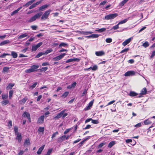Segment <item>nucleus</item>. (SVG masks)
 <instances>
[{
	"mask_svg": "<svg viewBox=\"0 0 155 155\" xmlns=\"http://www.w3.org/2000/svg\"><path fill=\"white\" fill-rule=\"evenodd\" d=\"M30 144V140L29 139H26L25 141L24 145L25 146H28Z\"/></svg>",
	"mask_w": 155,
	"mask_h": 155,
	"instance_id": "27",
	"label": "nucleus"
},
{
	"mask_svg": "<svg viewBox=\"0 0 155 155\" xmlns=\"http://www.w3.org/2000/svg\"><path fill=\"white\" fill-rule=\"evenodd\" d=\"M14 132L15 134L20 133L18 132V127L17 126H15L14 127Z\"/></svg>",
	"mask_w": 155,
	"mask_h": 155,
	"instance_id": "35",
	"label": "nucleus"
},
{
	"mask_svg": "<svg viewBox=\"0 0 155 155\" xmlns=\"http://www.w3.org/2000/svg\"><path fill=\"white\" fill-rule=\"evenodd\" d=\"M53 149L52 148L49 149L46 154L45 155H50L51 154V153Z\"/></svg>",
	"mask_w": 155,
	"mask_h": 155,
	"instance_id": "39",
	"label": "nucleus"
},
{
	"mask_svg": "<svg viewBox=\"0 0 155 155\" xmlns=\"http://www.w3.org/2000/svg\"><path fill=\"white\" fill-rule=\"evenodd\" d=\"M155 119V116H153L152 117L148 119L147 120H145L144 121V124L145 125H148L152 124H154L155 123L153 120H152V118Z\"/></svg>",
	"mask_w": 155,
	"mask_h": 155,
	"instance_id": "4",
	"label": "nucleus"
},
{
	"mask_svg": "<svg viewBox=\"0 0 155 155\" xmlns=\"http://www.w3.org/2000/svg\"><path fill=\"white\" fill-rule=\"evenodd\" d=\"M128 0H124L120 4V6H123L124 4L128 1Z\"/></svg>",
	"mask_w": 155,
	"mask_h": 155,
	"instance_id": "37",
	"label": "nucleus"
},
{
	"mask_svg": "<svg viewBox=\"0 0 155 155\" xmlns=\"http://www.w3.org/2000/svg\"><path fill=\"white\" fill-rule=\"evenodd\" d=\"M9 102V101L8 100H5L4 101L1 102L2 105V106H5L8 104Z\"/></svg>",
	"mask_w": 155,
	"mask_h": 155,
	"instance_id": "26",
	"label": "nucleus"
},
{
	"mask_svg": "<svg viewBox=\"0 0 155 155\" xmlns=\"http://www.w3.org/2000/svg\"><path fill=\"white\" fill-rule=\"evenodd\" d=\"M22 116L24 117H26L28 120L29 122H31L30 114L28 113L26 111L24 112L22 115Z\"/></svg>",
	"mask_w": 155,
	"mask_h": 155,
	"instance_id": "11",
	"label": "nucleus"
},
{
	"mask_svg": "<svg viewBox=\"0 0 155 155\" xmlns=\"http://www.w3.org/2000/svg\"><path fill=\"white\" fill-rule=\"evenodd\" d=\"M137 94L134 91H130V92L129 95L131 97H134L137 95Z\"/></svg>",
	"mask_w": 155,
	"mask_h": 155,
	"instance_id": "30",
	"label": "nucleus"
},
{
	"mask_svg": "<svg viewBox=\"0 0 155 155\" xmlns=\"http://www.w3.org/2000/svg\"><path fill=\"white\" fill-rule=\"evenodd\" d=\"M9 42V41L8 40H6L0 43V45L2 46L8 43Z\"/></svg>",
	"mask_w": 155,
	"mask_h": 155,
	"instance_id": "28",
	"label": "nucleus"
},
{
	"mask_svg": "<svg viewBox=\"0 0 155 155\" xmlns=\"http://www.w3.org/2000/svg\"><path fill=\"white\" fill-rule=\"evenodd\" d=\"M58 134V132H55L54 133H53L52 136V137H51V138H53L54 137H56V136Z\"/></svg>",
	"mask_w": 155,
	"mask_h": 155,
	"instance_id": "53",
	"label": "nucleus"
},
{
	"mask_svg": "<svg viewBox=\"0 0 155 155\" xmlns=\"http://www.w3.org/2000/svg\"><path fill=\"white\" fill-rule=\"evenodd\" d=\"M132 39V37H131L126 40L124 41L122 43V45L124 46H126L130 42Z\"/></svg>",
	"mask_w": 155,
	"mask_h": 155,
	"instance_id": "12",
	"label": "nucleus"
},
{
	"mask_svg": "<svg viewBox=\"0 0 155 155\" xmlns=\"http://www.w3.org/2000/svg\"><path fill=\"white\" fill-rule=\"evenodd\" d=\"M17 136L16 139L18 140V142L20 143L21 142L22 139V136L20 133L15 134Z\"/></svg>",
	"mask_w": 155,
	"mask_h": 155,
	"instance_id": "15",
	"label": "nucleus"
},
{
	"mask_svg": "<svg viewBox=\"0 0 155 155\" xmlns=\"http://www.w3.org/2000/svg\"><path fill=\"white\" fill-rule=\"evenodd\" d=\"M9 69L8 67H4L2 71L3 72H8L9 70Z\"/></svg>",
	"mask_w": 155,
	"mask_h": 155,
	"instance_id": "49",
	"label": "nucleus"
},
{
	"mask_svg": "<svg viewBox=\"0 0 155 155\" xmlns=\"http://www.w3.org/2000/svg\"><path fill=\"white\" fill-rule=\"evenodd\" d=\"M65 55H66V54L65 53L61 54L60 55L54 58L53 60L55 61L59 60L63 58Z\"/></svg>",
	"mask_w": 155,
	"mask_h": 155,
	"instance_id": "5",
	"label": "nucleus"
},
{
	"mask_svg": "<svg viewBox=\"0 0 155 155\" xmlns=\"http://www.w3.org/2000/svg\"><path fill=\"white\" fill-rule=\"evenodd\" d=\"M31 27L32 28L33 30H36L37 28V26L36 25H32L31 26Z\"/></svg>",
	"mask_w": 155,
	"mask_h": 155,
	"instance_id": "60",
	"label": "nucleus"
},
{
	"mask_svg": "<svg viewBox=\"0 0 155 155\" xmlns=\"http://www.w3.org/2000/svg\"><path fill=\"white\" fill-rule=\"evenodd\" d=\"M42 13L41 12L37 13L31 17L28 20V21L30 22H31L35 21L36 19L39 18L42 15Z\"/></svg>",
	"mask_w": 155,
	"mask_h": 155,
	"instance_id": "2",
	"label": "nucleus"
},
{
	"mask_svg": "<svg viewBox=\"0 0 155 155\" xmlns=\"http://www.w3.org/2000/svg\"><path fill=\"white\" fill-rule=\"evenodd\" d=\"M24 153V151L23 150H20L18 154L17 155H22Z\"/></svg>",
	"mask_w": 155,
	"mask_h": 155,
	"instance_id": "63",
	"label": "nucleus"
},
{
	"mask_svg": "<svg viewBox=\"0 0 155 155\" xmlns=\"http://www.w3.org/2000/svg\"><path fill=\"white\" fill-rule=\"evenodd\" d=\"M43 1V0H41L37 2L36 3H35L34 4L36 6V5H38L40 4Z\"/></svg>",
	"mask_w": 155,
	"mask_h": 155,
	"instance_id": "61",
	"label": "nucleus"
},
{
	"mask_svg": "<svg viewBox=\"0 0 155 155\" xmlns=\"http://www.w3.org/2000/svg\"><path fill=\"white\" fill-rule=\"evenodd\" d=\"M141 126V123H139L134 125V127L137 128L140 127Z\"/></svg>",
	"mask_w": 155,
	"mask_h": 155,
	"instance_id": "58",
	"label": "nucleus"
},
{
	"mask_svg": "<svg viewBox=\"0 0 155 155\" xmlns=\"http://www.w3.org/2000/svg\"><path fill=\"white\" fill-rule=\"evenodd\" d=\"M53 50L51 49H48L44 53L45 54H48L51 52Z\"/></svg>",
	"mask_w": 155,
	"mask_h": 155,
	"instance_id": "45",
	"label": "nucleus"
},
{
	"mask_svg": "<svg viewBox=\"0 0 155 155\" xmlns=\"http://www.w3.org/2000/svg\"><path fill=\"white\" fill-rule=\"evenodd\" d=\"M115 143V142L114 141H112L111 142H110L108 146V147L109 148H111L112 147V146H113L114 145Z\"/></svg>",
	"mask_w": 155,
	"mask_h": 155,
	"instance_id": "34",
	"label": "nucleus"
},
{
	"mask_svg": "<svg viewBox=\"0 0 155 155\" xmlns=\"http://www.w3.org/2000/svg\"><path fill=\"white\" fill-rule=\"evenodd\" d=\"M93 104V101H91L88 104V105L85 108V110H89L92 107Z\"/></svg>",
	"mask_w": 155,
	"mask_h": 155,
	"instance_id": "18",
	"label": "nucleus"
},
{
	"mask_svg": "<svg viewBox=\"0 0 155 155\" xmlns=\"http://www.w3.org/2000/svg\"><path fill=\"white\" fill-rule=\"evenodd\" d=\"M106 30V28H102L100 29H99L98 30H97L96 31L100 32H102L104 31H105Z\"/></svg>",
	"mask_w": 155,
	"mask_h": 155,
	"instance_id": "44",
	"label": "nucleus"
},
{
	"mask_svg": "<svg viewBox=\"0 0 155 155\" xmlns=\"http://www.w3.org/2000/svg\"><path fill=\"white\" fill-rule=\"evenodd\" d=\"M68 45L67 44L62 42L60 43L59 46V47H68Z\"/></svg>",
	"mask_w": 155,
	"mask_h": 155,
	"instance_id": "36",
	"label": "nucleus"
},
{
	"mask_svg": "<svg viewBox=\"0 0 155 155\" xmlns=\"http://www.w3.org/2000/svg\"><path fill=\"white\" fill-rule=\"evenodd\" d=\"M66 111V110L65 109L62 110L60 113L58 114L57 115L54 117V119L55 120H57L60 118L62 116V115Z\"/></svg>",
	"mask_w": 155,
	"mask_h": 155,
	"instance_id": "8",
	"label": "nucleus"
},
{
	"mask_svg": "<svg viewBox=\"0 0 155 155\" xmlns=\"http://www.w3.org/2000/svg\"><path fill=\"white\" fill-rule=\"evenodd\" d=\"M14 91L13 90H10L9 91V99H11L12 97V95H13Z\"/></svg>",
	"mask_w": 155,
	"mask_h": 155,
	"instance_id": "42",
	"label": "nucleus"
},
{
	"mask_svg": "<svg viewBox=\"0 0 155 155\" xmlns=\"http://www.w3.org/2000/svg\"><path fill=\"white\" fill-rule=\"evenodd\" d=\"M48 5H43L41 6L39 8V11H42L45 8H47L48 7Z\"/></svg>",
	"mask_w": 155,
	"mask_h": 155,
	"instance_id": "25",
	"label": "nucleus"
},
{
	"mask_svg": "<svg viewBox=\"0 0 155 155\" xmlns=\"http://www.w3.org/2000/svg\"><path fill=\"white\" fill-rule=\"evenodd\" d=\"M98 34H94L91 35V38H96L99 36Z\"/></svg>",
	"mask_w": 155,
	"mask_h": 155,
	"instance_id": "48",
	"label": "nucleus"
},
{
	"mask_svg": "<svg viewBox=\"0 0 155 155\" xmlns=\"http://www.w3.org/2000/svg\"><path fill=\"white\" fill-rule=\"evenodd\" d=\"M147 89L146 88L144 87L143 88L141 91V94L143 95H144L146 94L147 93Z\"/></svg>",
	"mask_w": 155,
	"mask_h": 155,
	"instance_id": "33",
	"label": "nucleus"
},
{
	"mask_svg": "<svg viewBox=\"0 0 155 155\" xmlns=\"http://www.w3.org/2000/svg\"><path fill=\"white\" fill-rule=\"evenodd\" d=\"M149 45V43L147 41H146L143 44L142 46L145 48H146L148 47Z\"/></svg>",
	"mask_w": 155,
	"mask_h": 155,
	"instance_id": "41",
	"label": "nucleus"
},
{
	"mask_svg": "<svg viewBox=\"0 0 155 155\" xmlns=\"http://www.w3.org/2000/svg\"><path fill=\"white\" fill-rule=\"evenodd\" d=\"M22 8V7H20V8H18L17 10L14 11L13 12L11 13V16H13L16 14L18 13V12Z\"/></svg>",
	"mask_w": 155,
	"mask_h": 155,
	"instance_id": "21",
	"label": "nucleus"
},
{
	"mask_svg": "<svg viewBox=\"0 0 155 155\" xmlns=\"http://www.w3.org/2000/svg\"><path fill=\"white\" fill-rule=\"evenodd\" d=\"M8 126L9 128H10L12 127V121L11 120H9L8 121Z\"/></svg>",
	"mask_w": 155,
	"mask_h": 155,
	"instance_id": "56",
	"label": "nucleus"
},
{
	"mask_svg": "<svg viewBox=\"0 0 155 155\" xmlns=\"http://www.w3.org/2000/svg\"><path fill=\"white\" fill-rule=\"evenodd\" d=\"M80 60V59L78 58H71L67 60L66 61V63H68L74 61L78 62Z\"/></svg>",
	"mask_w": 155,
	"mask_h": 155,
	"instance_id": "13",
	"label": "nucleus"
},
{
	"mask_svg": "<svg viewBox=\"0 0 155 155\" xmlns=\"http://www.w3.org/2000/svg\"><path fill=\"white\" fill-rule=\"evenodd\" d=\"M36 6L35 5L34 3V4H33L31 6H30V7L29 8V9H32L34 8Z\"/></svg>",
	"mask_w": 155,
	"mask_h": 155,
	"instance_id": "62",
	"label": "nucleus"
},
{
	"mask_svg": "<svg viewBox=\"0 0 155 155\" xmlns=\"http://www.w3.org/2000/svg\"><path fill=\"white\" fill-rule=\"evenodd\" d=\"M105 41L107 43H110L112 41V39L110 38H108L106 39Z\"/></svg>",
	"mask_w": 155,
	"mask_h": 155,
	"instance_id": "51",
	"label": "nucleus"
},
{
	"mask_svg": "<svg viewBox=\"0 0 155 155\" xmlns=\"http://www.w3.org/2000/svg\"><path fill=\"white\" fill-rule=\"evenodd\" d=\"M7 55H10V54L7 53H4L0 55V58H5Z\"/></svg>",
	"mask_w": 155,
	"mask_h": 155,
	"instance_id": "43",
	"label": "nucleus"
},
{
	"mask_svg": "<svg viewBox=\"0 0 155 155\" xmlns=\"http://www.w3.org/2000/svg\"><path fill=\"white\" fill-rule=\"evenodd\" d=\"M45 146V145H43L41 146L39 148L37 152V154L38 155H40L41 154L42 151L44 149Z\"/></svg>",
	"mask_w": 155,
	"mask_h": 155,
	"instance_id": "14",
	"label": "nucleus"
},
{
	"mask_svg": "<svg viewBox=\"0 0 155 155\" xmlns=\"http://www.w3.org/2000/svg\"><path fill=\"white\" fill-rule=\"evenodd\" d=\"M43 44L42 42H40L38 43L37 45H33L32 47V50L33 51H35L37 48L41 46Z\"/></svg>",
	"mask_w": 155,
	"mask_h": 155,
	"instance_id": "9",
	"label": "nucleus"
},
{
	"mask_svg": "<svg viewBox=\"0 0 155 155\" xmlns=\"http://www.w3.org/2000/svg\"><path fill=\"white\" fill-rule=\"evenodd\" d=\"M51 12V10H48V11H47L43 15L41 18L42 19H45L47 18Z\"/></svg>",
	"mask_w": 155,
	"mask_h": 155,
	"instance_id": "6",
	"label": "nucleus"
},
{
	"mask_svg": "<svg viewBox=\"0 0 155 155\" xmlns=\"http://www.w3.org/2000/svg\"><path fill=\"white\" fill-rule=\"evenodd\" d=\"M136 73V72L134 71H129L126 72L124 74V75L126 77L132 76L135 75Z\"/></svg>",
	"mask_w": 155,
	"mask_h": 155,
	"instance_id": "7",
	"label": "nucleus"
},
{
	"mask_svg": "<svg viewBox=\"0 0 155 155\" xmlns=\"http://www.w3.org/2000/svg\"><path fill=\"white\" fill-rule=\"evenodd\" d=\"M87 93V90L86 89H84V91L83 93H82L81 96H84V95H86Z\"/></svg>",
	"mask_w": 155,
	"mask_h": 155,
	"instance_id": "59",
	"label": "nucleus"
},
{
	"mask_svg": "<svg viewBox=\"0 0 155 155\" xmlns=\"http://www.w3.org/2000/svg\"><path fill=\"white\" fill-rule=\"evenodd\" d=\"M47 69H48L47 67H45L42 68L40 70L41 71H43L44 72H45L47 70Z\"/></svg>",
	"mask_w": 155,
	"mask_h": 155,
	"instance_id": "55",
	"label": "nucleus"
},
{
	"mask_svg": "<svg viewBox=\"0 0 155 155\" xmlns=\"http://www.w3.org/2000/svg\"><path fill=\"white\" fill-rule=\"evenodd\" d=\"M66 138L65 135H63L62 136L59 137L58 139V142L61 143L63 141H64L65 140V138Z\"/></svg>",
	"mask_w": 155,
	"mask_h": 155,
	"instance_id": "17",
	"label": "nucleus"
},
{
	"mask_svg": "<svg viewBox=\"0 0 155 155\" xmlns=\"http://www.w3.org/2000/svg\"><path fill=\"white\" fill-rule=\"evenodd\" d=\"M27 100V97H25L20 101V103L21 104H24Z\"/></svg>",
	"mask_w": 155,
	"mask_h": 155,
	"instance_id": "31",
	"label": "nucleus"
},
{
	"mask_svg": "<svg viewBox=\"0 0 155 155\" xmlns=\"http://www.w3.org/2000/svg\"><path fill=\"white\" fill-rule=\"evenodd\" d=\"M11 55L14 58H16L18 56L17 53L14 51H12L11 52Z\"/></svg>",
	"mask_w": 155,
	"mask_h": 155,
	"instance_id": "24",
	"label": "nucleus"
},
{
	"mask_svg": "<svg viewBox=\"0 0 155 155\" xmlns=\"http://www.w3.org/2000/svg\"><path fill=\"white\" fill-rule=\"evenodd\" d=\"M129 18H127L120 21L118 23V25H119L125 23L129 20Z\"/></svg>",
	"mask_w": 155,
	"mask_h": 155,
	"instance_id": "29",
	"label": "nucleus"
},
{
	"mask_svg": "<svg viewBox=\"0 0 155 155\" xmlns=\"http://www.w3.org/2000/svg\"><path fill=\"white\" fill-rule=\"evenodd\" d=\"M14 85V83H10L6 87V89L7 90L11 89Z\"/></svg>",
	"mask_w": 155,
	"mask_h": 155,
	"instance_id": "23",
	"label": "nucleus"
},
{
	"mask_svg": "<svg viewBox=\"0 0 155 155\" xmlns=\"http://www.w3.org/2000/svg\"><path fill=\"white\" fill-rule=\"evenodd\" d=\"M44 130V128L42 127H40L38 130V131L39 132H43Z\"/></svg>",
	"mask_w": 155,
	"mask_h": 155,
	"instance_id": "47",
	"label": "nucleus"
},
{
	"mask_svg": "<svg viewBox=\"0 0 155 155\" xmlns=\"http://www.w3.org/2000/svg\"><path fill=\"white\" fill-rule=\"evenodd\" d=\"M45 54L44 53L40 52L36 56L37 58H39L42 56V55Z\"/></svg>",
	"mask_w": 155,
	"mask_h": 155,
	"instance_id": "57",
	"label": "nucleus"
},
{
	"mask_svg": "<svg viewBox=\"0 0 155 155\" xmlns=\"http://www.w3.org/2000/svg\"><path fill=\"white\" fill-rule=\"evenodd\" d=\"M39 67V65H33L31 67V68L25 70L26 73H31L37 71V69Z\"/></svg>",
	"mask_w": 155,
	"mask_h": 155,
	"instance_id": "1",
	"label": "nucleus"
},
{
	"mask_svg": "<svg viewBox=\"0 0 155 155\" xmlns=\"http://www.w3.org/2000/svg\"><path fill=\"white\" fill-rule=\"evenodd\" d=\"M119 25H118V24L117 25H116L115 26H113V28H112L111 29V30H112V29H114V30H116V29L119 28Z\"/></svg>",
	"mask_w": 155,
	"mask_h": 155,
	"instance_id": "50",
	"label": "nucleus"
},
{
	"mask_svg": "<svg viewBox=\"0 0 155 155\" xmlns=\"http://www.w3.org/2000/svg\"><path fill=\"white\" fill-rule=\"evenodd\" d=\"M2 99L3 100L6 99L8 97V94H2Z\"/></svg>",
	"mask_w": 155,
	"mask_h": 155,
	"instance_id": "38",
	"label": "nucleus"
},
{
	"mask_svg": "<svg viewBox=\"0 0 155 155\" xmlns=\"http://www.w3.org/2000/svg\"><path fill=\"white\" fill-rule=\"evenodd\" d=\"M69 92L66 91L62 95V97L63 98H65L68 94Z\"/></svg>",
	"mask_w": 155,
	"mask_h": 155,
	"instance_id": "40",
	"label": "nucleus"
},
{
	"mask_svg": "<svg viewBox=\"0 0 155 155\" xmlns=\"http://www.w3.org/2000/svg\"><path fill=\"white\" fill-rule=\"evenodd\" d=\"M155 55V51H153L150 56L151 58H153Z\"/></svg>",
	"mask_w": 155,
	"mask_h": 155,
	"instance_id": "64",
	"label": "nucleus"
},
{
	"mask_svg": "<svg viewBox=\"0 0 155 155\" xmlns=\"http://www.w3.org/2000/svg\"><path fill=\"white\" fill-rule=\"evenodd\" d=\"M36 0H31L23 5V6L27 7L33 3Z\"/></svg>",
	"mask_w": 155,
	"mask_h": 155,
	"instance_id": "20",
	"label": "nucleus"
},
{
	"mask_svg": "<svg viewBox=\"0 0 155 155\" xmlns=\"http://www.w3.org/2000/svg\"><path fill=\"white\" fill-rule=\"evenodd\" d=\"M91 122L92 123L94 124H97L99 123L98 120H96L92 119Z\"/></svg>",
	"mask_w": 155,
	"mask_h": 155,
	"instance_id": "52",
	"label": "nucleus"
},
{
	"mask_svg": "<svg viewBox=\"0 0 155 155\" xmlns=\"http://www.w3.org/2000/svg\"><path fill=\"white\" fill-rule=\"evenodd\" d=\"M116 13L110 14L105 16L104 19L107 20L113 19L118 16Z\"/></svg>",
	"mask_w": 155,
	"mask_h": 155,
	"instance_id": "3",
	"label": "nucleus"
},
{
	"mask_svg": "<svg viewBox=\"0 0 155 155\" xmlns=\"http://www.w3.org/2000/svg\"><path fill=\"white\" fill-rule=\"evenodd\" d=\"M45 119L44 115L41 116L38 119L37 123L38 124H42L43 123Z\"/></svg>",
	"mask_w": 155,
	"mask_h": 155,
	"instance_id": "10",
	"label": "nucleus"
},
{
	"mask_svg": "<svg viewBox=\"0 0 155 155\" xmlns=\"http://www.w3.org/2000/svg\"><path fill=\"white\" fill-rule=\"evenodd\" d=\"M106 143L105 142L102 143L98 145V147L99 148H101Z\"/></svg>",
	"mask_w": 155,
	"mask_h": 155,
	"instance_id": "54",
	"label": "nucleus"
},
{
	"mask_svg": "<svg viewBox=\"0 0 155 155\" xmlns=\"http://www.w3.org/2000/svg\"><path fill=\"white\" fill-rule=\"evenodd\" d=\"M129 49V48H125L123 50H122L120 52V53H123L125 52H127V51H128Z\"/></svg>",
	"mask_w": 155,
	"mask_h": 155,
	"instance_id": "46",
	"label": "nucleus"
},
{
	"mask_svg": "<svg viewBox=\"0 0 155 155\" xmlns=\"http://www.w3.org/2000/svg\"><path fill=\"white\" fill-rule=\"evenodd\" d=\"M28 36V35L26 33H25L19 36L18 37V39H20L23 38H25V37Z\"/></svg>",
	"mask_w": 155,
	"mask_h": 155,
	"instance_id": "22",
	"label": "nucleus"
},
{
	"mask_svg": "<svg viewBox=\"0 0 155 155\" xmlns=\"http://www.w3.org/2000/svg\"><path fill=\"white\" fill-rule=\"evenodd\" d=\"M38 83L35 82L32 85L30 86L29 87V89H34L37 85Z\"/></svg>",
	"mask_w": 155,
	"mask_h": 155,
	"instance_id": "32",
	"label": "nucleus"
},
{
	"mask_svg": "<svg viewBox=\"0 0 155 155\" xmlns=\"http://www.w3.org/2000/svg\"><path fill=\"white\" fill-rule=\"evenodd\" d=\"M96 55L98 56H101L104 54V52L103 51H96L95 52Z\"/></svg>",
	"mask_w": 155,
	"mask_h": 155,
	"instance_id": "16",
	"label": "nucleus"
},
{
	"mask_svg": "<svg viewBox=\"0 0 155 155\" xmlns=\"http://www.w3.org/2000/svg\"><path fill=\"white\" fill-rule=\"evenodd\" d=\"M97 69V67L96 65H94L92 67H90L88 68H85L84 69L85 71L91 69L93 71H95Z\"/></svg>",
	"mask_w": 155,
	"mask_h": 155,
	"instance_id": "19",
	"label": "nucleus"
}]
</instances>
